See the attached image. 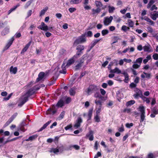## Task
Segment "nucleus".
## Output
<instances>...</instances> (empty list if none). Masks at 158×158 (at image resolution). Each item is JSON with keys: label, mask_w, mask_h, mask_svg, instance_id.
I'll return each mask as SVG.
<instances>
[{"label": "nucleus", "mask_w": 158, "mask_h": 158, "mask_svg": "<svg viewBox=\"0 0 158 158\" xmlns=\"http://www.w3.org/2000/svg\"><path fill=\"white\" fill-rule=\"evenodd\" d=\"M35 89L31 88L26 93V94L23 96L20 99V102L18 104V106H22L28 100V98L33 94L35 92Z\"/></svg>", "instance_id": "obj_1"}, {"label": "nucleus", "mask_w": 158, "mask_h": 158, "mask_svg": "<svg viewBox=\"0 0 158 158\" xmlns=\"http://www.w3.org/2000/svg\"><path fill=\"white\" fill-rule=\"evenodd\" d=\"M35 89L31 88L26 93V94L23 96L20 99V102L18 104V106H22L28 100V98L33 94L35 92Z\"/></svg>", "instance_id": "obj_2"}, {"label": "nucleus", "mask_w": 158, "mask_h": 158, "mask_svg": "<svg viewBox=\"0 0 158 158\" xmlns=\"http://www.w3.org/2000/svg\"><path fill=\"white\" fill-rule=\"evenodd\" d=\"M38 28L43 31H48L51 32H52L53 31L52 27H48L45 23L43 22H41L40 25H39Z\"/></svg>", "instance_id": "obj_3"}, {"label": "nucleus", "mask_w": 158, "mask_h": 158, "mask_svg": "<svg viewBox=\"0 0 158 158\" xmlns=\"http://www.w3.org/2000/svg\"><path fill=\"white\" fill-rule=\"evenodd\" d=\"M138 110L141 113L140 122L141 123L145 119V112L144 107L143 106H140L139 107Z\"/></svg>", "instance_id": "obj_4"}, {"label": "nucleus", "mask_w": 158, "mask_h": 158, "mask_svg": "<svg viewBox=\"0 0 158 158\" xmlns=\"http://www.w3.org/2000/svg\"><path fill=\"white\" fill-rule=\"evenodd\" d=\"M86 41L85 37V35H82L79 37L74 41V44L77 45L79 44L83 43Z\"/></svg>", "instance_id": "obj_5"}, {"label": "nucleus", "mask_w": 158, "mask_h": 158, "mask_svg": "<svg viewBox=\"0 0 158 158\" xmlns=\"http://www.w3.org/2000/svg\"><path fill=\"white\" fill-rule=\"evenodd\" d=\"M98 90V88L96 86L94 85H91L88 88L87 93L89 95L93 92L97 91Z\"/></svg>", "instance_id": "obj_6"}, {"label": "nucleus", "mask_w": 158, "mask_h": 158, "mask_svg": "<svg viewBox=\"0 0 158 158\" xmlns=\"http://www.w3.org/2000/svg\"><path fill=\"white\" fill-rule=\"evenodd\" d=\"M113 19V17L112 16L105 17L103 19L104 25L106 26H108L111 23Z\"/></svg>", "instance_id": "obj_7"}, {"label": "nucleus", "mask_w": 158, "mask_h": 158, "mask_svg": "<svg viewBox=\"0 0 158 158\" xmlns=\"http://www.w3.org/2000/svg\"><path fill=\"white\" fill-rule=\"evenodd\" d=\"M84 48L85 47L84 45H80L78 46L76 48L77 51L75 55L78 57H79L80 55L82 53V51L84 50Z\"/></svg>", "instance_id": "obj_8"}, {"label": "nucleus", "mask_w": 158, "mask_h": 158, "mask_svg": "<svg viewBox=\"0 0 158 158\" xmlns=\"http://www.w3.org/2000/svg\"><path fill=\"white\" fill-rule=\"evenodd\" d=\"M17 115L18 113H15L6 123L5 124V126H7L10 124L17 116Z\"/></svg>", "instance_id": "obj_9"}, {"label": "nucleus", "mask_w": 158, "mask_h": 158, "mask_svg": "<svg viewBox=\"0 0 158 158\" xmlns=\"http://www.w3.org/2000/svg\"><path fill=\"white\" fill-rule=\"evenodd\" d=\"M78 57L74 55L71 58L68 60L67 64L66 65V66L69 67L71 64L74 63L75 61Z\"/></svg>", "instance_id": "obj_10"}, {"label": "nucleus", "mask_w": 158, "mask_h": 158, "mask_svg": "<svg viewBox=\"0 0 158 158\" xmlns=\"http://www.w3.org/2000/svg\"><path fill=\"white\" fill-rule=\"evenodd\" d=\"M82 122V119L81 117L78 118L76 121L74 127L76 129L77 128L80 126Z\"/></svg>", "instance_id": "obj_11"}, {"label": "nucleus", "mask_w": 158, "mask_h": 158, "mask_svg": "<svg viewBox=\"0 0 158 158\" xmlns=\"http://www.w3.org/2000/svg\"><path fill=\"white\" fill-rule=\"evenodd\" d=\"M143 48L144 51L145 52H152L153 51L152 48L150 45L149 44L145 45L143 47Z\"/></svg>", "instance_id": "obj_12"}, {"label": "nucleus", "mask_w": 158, "mask_h": 158, "mask_svg": "<svg viewBox=\"0 0 158 158\" xmlns=\"http://www.w3.org/2000/svg\"><path fill=\"white\" fill-rule=\"evenodd\" d=\"M14 40V38L12 37L9 40L8 42L4 48V50H6L9 48L12 44Z\"/></svg>", "instance_id": "obj_13"}, {"label": "nucleus", "mask_w": 158, "mask_h": 158, "mask_svg": "<svg viewBox=\"0 0 158 158\" xmlns=\"http://www.w3.org/2000/svg\"><path fill=\"white\" fill-rule=\"evenodd\" d=\"M86 137L89 138V140L92 141L94 139L93 131H90L89 133L86 135Z\"/></svg>", "instance_id": "obj_14"}, {"label": "nucleus", "mask_w": 158, "mask_h": 158, "mask_svg": "<svg viewBox=\"0 0 158 158\" xmlns=\"http://www.w3.org/2000/svg\"><path fill=\"white\" fill-rule=\"evenodd\" d=\"M45 73L43 72L40 73L38 75V77L37 78L36 81L37 82L42 80L44 77Z\"/></svg>", "instance_id": "obj_15"}, {"label": "nucleus", "mask_w": 158, "mask_h": 158, "mask_svg": "<svg viewBox=\"0 0 158 158\" xmlns=\"http://www.w3.org/2000/svg\"><path fill=\"white\" fill-rule=\"evenodd\" d=\"M110 72L111 73H116L117 74L121 73L122 72L117 67H116L114 69H111Z\"/></svg>", "instance_id": "obj_16"}, {"label": "nucleus", "mask_w": 158, "mask_h": 158, "mask_svg": "<svg viewBox=\"0 0 158 158\" xmlns=\"http://www.w3.org/2000/svg\"><path fill=\"white\" fill-rule=\"evenodd\" d=\"M122 74L124 75L125 77L124 82L126 83H128L129 80V76L127 73L125 71H123Z\"/></svg>", "instance_id": "obj_17"}, {"label": "nucleus", "mask_w": 158, "mask_h": 158, "mask_svg": "<svg viewBox=\"0 0 158 158\" xmlns=\"http://www.w3.org/2000/svg\"><path fill=\"white\" fill-rule=\"evenodd\" d=\"M64 98H62L58 101L57 104V106H58L61 107L64 106Z\"/></svg>", "instance_id": "obj_18"}, {"label": "nucleus", "mask_w": 158, "mask_h": 158, "mask_svg": "<svg viewBox=\"0 0 158 158\" xmlns=\"http://www.w3.org/2000/svg\"><path fill=\"white\" fill-rule=\"evenodd\" d=\"M51 120H50L48 121L47 123H46L44 124L43 126L38 131H41L44 129H45L51 123Z\"/></svg>", "instance_id": "obj_19"}, {"label": "nucleus", "mask_w": 158, "mask_h": 158, "mask_svg": "<svg viewBox=\"0 0 158 158\" xmlns=\"http://www.w3.org/2000/svg\"><path fill=\"white\" fill-rule=\"evenodd\" d=\"M31 42H30L25 45V47L22 50L21 52V53H23L24 52L26 51L27 50L29 47L31 45Z\"/></svg>", "instance_id": "obj_20"}, {"label": "nucleus", "mask_w": 158, "mask_h": 158, "mask_svg": "<svg viewBox=\"0 0 158 158\" xmlns=\"http://www.w3.org/2000/svg\"><path fill=\"white\" fill-rule=\"evenodd\" d=\"M141 77L142 78H149L151 77V74L143 72V74L141 75Z\"/></svg>", "instance_id": "obj_21"}, {"label": "nucleus", "mask_w": 158, "mask_h": 158, "mask_svg": "<svg viewBox=\"0 0 158 158\" xmlns=\"http://www.w3.org/2000/svg\"><path fill=\"white\" fill-rule=\"evenodd\" d=\"M17 69L16 67H13L12 66L11 67L10 69V72L11 73L15 74L16 73Z\"/></svg>", "instance_id": "obj_22"}, {"label": "nucleus", "mask_w": 158, "mask_h": 158, "mask_svg": "<svg viewBox=\"0 0 158 158\" xmlns=\"http://www.w3.org/2000/svg\"><path fill=\"white\" fill-rule=\"evenodd\" d=\"M37 137L38 135H32L30 136L28 139H26L25 140L27 141H32L37 138Z\"/></svg>", "instance_id": "obj_23"}, {"label": "nucleus", "mask_w": 158, "mask_h": 158, "mask_svg": "<svg viewBox=\"0 0 158 158\" xmlns=\"http://www.w3.org/2000/svg\"><path fill=\"white\" fill-rule=\"evenodd\" d=\"M48 9V7L47 6H46L44 7L40 13V16H42L43 15L45 14L46 12L47 11Z\"/></svg>", "instance_id": "obj_24"}, {"label": "nucleus", "mask_w": 158, "mask_h": 158, "mask_svg": "<svg viewBox=\"0 0 158 158\" xmlns=\"http://www.w3.org/2000/svg\"><path fill=\"white\" fill-rule=\"evenodd\" d=\"M25 125V122H23L21 124L20 127H19V130L22 131L24 132L26 130L23 127Z\"/></svg>", "instance_id": "obj_25"}, {"label": "nucleus", "mask_w": 158, "mask_h": 158, "mask_svg": "<svg viewBox=\"0 0 158 158\" xmlns=\"http://www.w3.org/2000/svg\"><path fill=\"white\" fill-rule=\"evenodd\" d=\"M61 68L62 70H60V73L63 74H65L66 73V71L65 68V65L64 63L62 65Z\"/></svg>", "instance_id": "obj_26"}, {"label": "nucleus", "mask_w": 158, "mask_h": 158, "mask_svg": "<svg viewBox=\"0 0 158 158\" xmlns=\"http://www.w3.org/2000/svg\"><path fill=\"white\" fill-rule=\"evenodd\" d=\"M9 31V29L8 28H6L1 32L2 35L4 36L8 34Z\"/></svg>", "instance_id": "obj_27"}, {"label": "nucleus", "mask_w": 158, "mask_h": 158, "mask_svg": "<svg viewBox=\"0 0 158 158\" xmlns=\"http://www.w3.org/2000/svg\"><path fill=\"white\" fill-rule=\"evenodd\" d=\"M81 0H71L70 2L71 4H78L80 3Z\"/></svg>", "instance_id": "obj_28"}, {"label": "nucleus", "mask_w": 158, "mask_h": 158, "mask_svg": "<svg viewBox=\"0 0 158 158\" xmlns=\"http://www.w3.org/2000/svg\"><path fill=\"white\" fill-rule=\"evenodd\" d=\"M151 59V55H148L146 57V58L143 60V62L144 64H146L149 60Z\"/></svg>", "instance_id": "obj_29"}, {"label": "nucleus", "mask_w": 158, "mask_h": 158, "mask_svg": "<svg viewBox=\"0 0 158 158\" xmlns=\"http://www.w3.org/2000/svg\"><path fill=\"white\" fill-rule=\"evenodd\" d=\"M114 21L116 23H119L121 20V19L118 16H113Z\"/></svg>", "instance_id": "obj_30"}, {"label": "nucleus", "mask_w": 158, "mask_h": 158, "mask_svg": "<svg viewBox=\"0 0 158 158\" xmlns=\"http://www.w3.org/2000/svg\"><path fill=\"white\" fill-rule=\"evenodd\" d=\"M108 8L109 12L111 13H113L115 10V7L112 6H109Z\"/></svg>", "instance_id": "obj_31"}, {"label": "nucleus", "mask_w": 158, "mask_h": 158, "mask_svg": "<svg viewBox=\"0 0 158 158\" xmlns=\"http://www.w3.org/2000/svg\"><path fill=\"white\" fill-rule=\"evenodd\" d=\"M20 6L19 4H18L16 6H14V7L12 8H11L10 10H9L8 12V14H10L12 11L15 10L17 7L19 6Z\"/></svg>", "instance_id": "obj_32"}, {"label": "nucleus", "mask_w": 158, "mask_h": 158, "mask_svg": "<svg viewBox=\"0 0 158 158\" xmlns=\"http://www.w3.org/2000/svg\"><path fill=\"white\" fill-rule=\"evenodd\" d=\"M151 17L153 20H155L156 19V18L158 17V12H156V13L155 14H153L152 15Z\"/></svg>", "instance_id": "obj_33"}, {"label": "nucleus", "mask_w": 158, "mask_h": 158, "mask_svg": "<svg viewBox=\"0 0 158 158\" xmlns=\"http://www.w3.org/2000/svg\"><path fill=\"white\" fill-rule=\"evenodd\" d=\"M62 98H64V102H65L66 103H69L71 102V99L70 98H67L66 97H64Z\"/></svg>", "instance_id": "obj_34"}, {"label": "nucleus", "mask_w": 158, "mask_h": 158, "mask_svg": "<svg viewBox=\"0 0 158 158\" xmlns=\"http://www.w3.org/2000/svg\"><path fill=\"white\" fill-rule=\"evenodd\" d=\"M69 93L70 95H74L75 94V89L74 88H71L69 90Z\"/></svg>", "instance_id": "obj_35"}, {"label": "nucleus", "mask_w": 158, "mask_h": 158, "mask_svg": "<svg viewBox=\"0 0 158 158\" xmlns=\"http://www.w3.org/2000/svg\"><path fill=\"white\" fill-rule=\"evenodd\" d=\"M87 56V54L84 55L80 59L79 63H81L82 64L84 62V59Z\"/></svg>", "instance_id": "obj_36"}, {"label": "nucleus", "mask_w": 158, "mask_h": 158, "mask_svg": "<svg viewBox=\"0 0 158 158\" xmlns=\"http://www.w3.org/2000/svg\"><path fill=\"white\" fill-rule=\"evenodd\" d=\"M128 25L130 27H132L134 25V22L131 20L129 19L128 20Z\"/></svg>", "instance_id": "obj_37"}, {"label": "nucleus", "mask_w": 158, "mask_h": 158, "mask_svg": "<svg viewBox=\"0 0 158 158\" xmlns=\"http://www.w3.org/2000/svg\"><path fill=\"white\" fill-rule=\"evenodd\" d=\"M143 60V58L142 57H140L137 59L136 60L135 62L137 63L138 64H139V65H141V63L142 62Z\"/></svg>", "instance_id": "obj_38"}, {"label": "nucleus", "mask_w": 158, "mask_h": 158, "mask_svg": "<svg viewBox=\"0 0 158 158\" xmlns=\"http://www.w3.org/2000/svg\"><path fill=\"white\" fill-rule=\"evenodd\" d=\"M130 28L129 27L126 26L125 25H123L122 27L121 30L125 31H126L127 30H129Z\"/></svg>", "instance_id": "obj_39"}, {"label": "nucleus", "mask_w": 158, "mask_h": 158, "mask_svg": "<svg viewBox=\"0 0 158 158\" xmlns=\"http://www.w3.org/2000/svg\"><path fill=\"white\" fill-rule=\"evenodd\" d=\"M155 1L153 0H150L149 3L147 5V8H149L151 7L152 5L154 4Z\"/></svg>", "instance_id": "obj_40"}, {"label": "nucleus", "mask_w": 158, "mask_h": 158, "mask_svg": "<svg viewBox=\"0 0 158 158\" xmlns=\"http://www.w3.org/2000/svg\"><path fill=\"white\" fill-rule=\"evenodd\" d=\"M93 11V14H95L97 13H99L101 11V9L99 8H97L96 9H93L92 10Z\"/></svg>", "instance_id": "obj_41"}, {"label": "nucleus", "mask_w": 158, "mask_h": 158, "mask_svg": "<svg viewBox=\"0 0 158 158\" xmlns=\"http://www.w3.org/2000/svg\"><path fill=\"white\" fill-rule=\"evenodd\" d=\"M102 34L103 36H104L109 33V31L107 29L103 30L102 31Z\"/></svg>", "instance_id": "obj_42"}, {"label": "nucleus", "mask_w": 158, "mask_h": 158, "mask_svg": "<svg viewBox=\"0 0 158 158\" xmlns=\"http://www.w3.org/2000/svg\"><path fill=\"white\" fill-rule=\"evenodd\" d=\"M51 152H53L54 153L57 154V153L59 152V149L57 148H52L51 149L50 151Z\"/></svg>", "instance_id": "obj_43"}, {"label": "nucleus", "mask_w": 158, "mask_h": 158, "mask_svg": "<svg viewBox=\"0 0 158 158\" xmlns=\"http://www.w3.org/2000/svg\"><path fill=\"white\" fill-rule=\"evenodd\" d=\"M93 112V110L90 109L89 110L88 112V120L90 119L91 118V116L92 115Z\"/></svg>", "instance_id": "obj_44"}, {"label": "nucleus", "mask_w": 158, "mask_h": 158, "mask_svg": "<svg viewBox=\"0 0 158 158\" xmlns=\"http://www.w3.org/2000/svg\"><path fill=\"white\" fill-rule=\"evenodd\" d=\"M95 103L97 106H102V102L101 100H96L95 101Z\"/></svg>", "instance_id": "obj_45"}, {"label": "nucleus", "mask_w": 158, "mask_h": 158, "mask_svg": "<svg viewBox=\"0 0 158 158\" xmlns=\"http://www.w3.org/2000/svg\"><path fill=\"white\" fill-rule=\"evenodd\" d=\"M135 102L134 100H131L127 102L126 105L127 106L131 105L135 103Z\"/></svg>", "instance_id": "obj_46"}, {"label": "nucleus", "mask_w": 158, "mask_h": 158, "mask_svg": "<svg viewBox=\"0 0 158 158\" xmlns=\"http://www.w3.org/2000/svg\"><path fill=\"white\" fill-rule=\"evenodd\" d=\"M84 35H86L87 36L91 37L92 36L93 34L91 31H88L87 32V33H85Z\"/></svg>", "instance_id": "obj_47"}, {"label": "nucleus", "mask_w": 158, "mask_h": 158, "mask_svg": "<svg viewBox=\"0 0 158 158\" xmlns=\"http://www.w3.org/2000/svg\"><path fill=\"white\" fill-rule=\"evenodd\" d=\"M94 94V97L95 98H101L102 96L98 92H97Z\"/></svg>", "instance_id": "obj_48"}, {"label": "nucleus", "mask_w": 158, "mask_h": 158, "mask_svg": "<svg viewBox=\"0 0 158 158\" xmlns=\"http://www.w3.org/2000/svg\"><path fill=\"white\" fill-rule=\"evenodd\" d=\"M125 126L127 128H130L131 127L133 126V124L132 123H127L126 124Z\"/></svg>", "instance_id": "obj_49"}, {"label": "nucleus", "mask_w": 158, "mask_h": 158, "mask_svg": "<svg viewBox=\"0 0 158 158\" xmlns=\"http://www.w3.org/2000/svg\"><path fill=\"white\" fill-rule=\"evenodd\" d=\"M145 21L148 22H149L151 25L153 24L154 23V22L148 17H147V18L146 19Z\"/></svg>", "instance_id": "obj_50"}, {"label": "nucleus", "mask_w": 158, "mask_h": 158, "mask_svg": "<svg viewBox=\"0 0 158 158\" xmlns=\"http://www.w3.org/2000/svg\"><path fill=\"white\" fill-rule=\"evenodd\" d=\"M153 59L156 60H158V54L157 53H154L152 56Z\"/></svg>", "instance_id": "obj_51"}, {"label": "nucleus", "mask_w": 158, "mask_h": 158, "mask_svg": "<svg viewBox=\"0 0 158 158\" xmlns=\"http://www.w3.org/2000/svg\"><path fill=\"white\" fill-rule=\"evenodd\" d=\"M140 65L138 64H134L132 65V67L134 69H136L139 68L140 66Z\"/></svg>", "instance_id": "obj_52"}, {"label": "nucleus", "mask_w": 158, "mask_h": 158, "mask_svg": "<svg viewBox=\"0 0 158 158\" xmlns=\"http://www.w3.org/2000/svg\"><path fill=\"white\" fill-rule=\"evenodd\" d=\"M76 10V9L74 7H71L69 8V10L70 13H73Z\"/></svg>", "instance_id": "obj_53"}, {"label": "nucleus", "mask_w": 158, "mask_h": 158, "mask_svg": "<svg viewBox=\"0 0 158 158\" xmlns=\"http://www.w3.org/2000/svg\"><path fill=\"white\" fill-rule=\"evenodd\" d=\"M98 115V114H96V115L94 117L95 121L98 122L100 121V119Z\"/></svg>", "instance_id": "obj_54"}, {"label": "nucleus", "mask_w": 158, "mask_h": 158, "mask_svg": "<svg viewBox=\"0 0 158 158\" xmlns=\"http://www.w3.org/2000/svg\"><path fill=\"white\" fill-rule=\"evenodd\" d=\"M101 107L102 106H98V110L96 112V114H98L99 113L101 109Z\"/></svg>", "instance_id": "obj_55"}, {"label": "nucleus", "mask_w": 158, "mask_h": 158, "mask_svg": "<svg viewBox=\"0 0 158 158\" xmlns=\"http://www.w3.org/2000/svg\"><path fill=\"white\" fill-rule=\"evenodd\" d=\"M101 153L100 152H98L96 154L94 157V158H98L99 157L101 156Z\"/></svg>", "instance_id": "obj_56"}, {"label": "nucleus", "mask_w": 158, "mask_h": 158, "mask_svg": "<svg viewBox=\"0 0 158 158\" xmlns=\"http://www.w3.org/2000/svg\"><path fill=\"white\" fill-rule=\"evenodd\" d=\"M143 100L145 101L147 103H149L150 102V100L149 99L146 97H144L143 98Z\"/></svg>", "instance_id": "obj_57"}, {"label": "nucleus", "mask_w": 158, "mask_h": 158, "mask_svg": "<svg viewBox=\"0 0 158 158\" xmlns=\"http://www.w3.org/2000/svg\"><path fill=\"white\" fill-rule=\"evenodd\" d=\"M152 111L155 114H158V110H157L155 108H154L153 109Z\"/></svg>", "instance_id": "obj_58"}, {"label": "nucleus", "mask_w": 158, "mask_h": 158, "mask_svg": "<svg viewBox=\"0 0 158 158\" xmlns=\"http://www.w3.org/2000/svg\"><path fill=\"white\" fill-rule=\"evenodd\" d=\"M155 156L152 153L149 154L147 156V158H155Z\"/></svg>", "instance_id": "obj_59"}, {"label": "nucleus", "mask_w": 158, "mask_h": 158, "mask_svg": "<svg viewBox=\"0 0 158 158\" xmlns=\"http://www.w3.org/2000/svg\"><path fill=\"white\" fill-rule=\"evenodd\" d=\"M82 64L81 63L79 62L76 66V69H79L82 66Z\"/></svg>", "instance_id": "obj_60"}, {"label": "nucleus", "mask_w": 158, "mask_h": 158, "mask_svg": "<svg viewBox=\"0 0 158 158\" xmlns=\"http://www.w3.org/2000/svg\"><path fill=\"white\" fill-rule=\"evenodd\" d=\"M84 8L86 10H88L91 9V7L88 5H84L83 6Z\"/></svg>", "instance_id": "obj_61"}, {"label": "nucleus", "mask_w": 158, "mask_h": 158, "mask_svg": "<svg viewBox=\"0 0 158 158\" xmlns=\"http://www.w3.org/2000/svg\"><path fill=\"white\" fill-rule=\"evenodd\" d=\"M95 4L96 6L98 7H100L102 6V4L100 2L96 1Z\"/></svg>", "instance_id": "obj_62"}, {"label": "nucleus", "mask_w": 158, "mask_h": 158, "mask_svg": "<svg viewBox=\"0 0 158 158\" xmlns=\"http://www.w3.org/2000/svg\"><path fill=\"white\" fill-rule=\"evenodd\" d=\"M21 36V34L20 32L16 33L15 35V36L16 38H19Z\"/></svg>", "instance_id": "obj_63"}, {"label": "nucleus", "mask_w": 158, "mask_h": 158, "mask_svg": "<svg viewBox=\"0 0 158 158\" xmlns=\"http://www.w3.org/2000/svg\"><path fill=\"white\" fill-rule=\"evenodd\" d=\"M143 48V47L141 45H139L137 47V49L139 51L142 50Z\"/></svg>", "instance_id": "obj_64"}]
</instances>
